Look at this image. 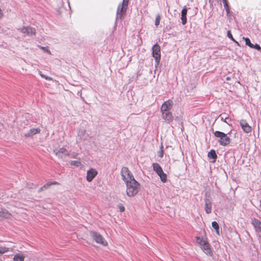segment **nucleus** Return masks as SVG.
Returning <instances> with one entry per match:
<instances>
[{"instance_id": "1", "label": "nucleus", "mask_w": 261, "mask_h": 261, "mask_svg": "<svg viewBox=\"0 0 261 261\" xmlns=\"http://www.w3.org/2000/svg\"><path fill=\"white\" fill-rule=\"evenodd\" d=\"M125 184L126 186V194L128 196H134L138 193L140 184L135 179H133L132 181H127Z\"/></svg>"}, {"instance_id": "2", "label": "nucleus", "mask_w": 261, "mask_h": 261, "mask_svg": "<svg viewBox=\"0 0 261 261\" xmlns=\"http://www.w3.org/2000/svg\"><path fill=\"white\" fill-rule=\"evenodd\" d=\"M90 235L92 240L97 244H100L103 246L108 245V242L99 232L95 231H90Z\"/></svg>"}, {"instance_id": "3", "label": "nucleus", "mask_w": 261, "mask_h": 261, "mask_svg": "<svg viewBox=\"0 0 261 261\" xmlns=\"http://www.w3.org/2000/svg\"><path fill=\"white\" fill-rule=\"evenodd\" d=\"M214 135L216 137L219 138L218 141L220 145L226 146L229 144L230 139L225 133L220 131H215Z\"/></svg>"}, {"instance_id": "4", "label": "nucleus", "mask_w": 261, "mask_h": 261, "mask_svg": "<svg viewBox=\"0 0 261 261\" xmlns=\"http://www.w3.org/2000/svg\"><path fill=\"white\" fill-rule=\"evenodd\" d=\"M121 175L122 176V179L125 184L127 183V181H132L133 179H135L133 175L126 167H123L122 168L121 170Z\"/></svg>"}, {"instance_id": "5", "label": "nucleus", "mask_w": 261, "mask_h": 261, "mask_svg": "<svg viewBox=\"0 0 261 261\" xmlns=\"http://www.w3.org/2000/svg\"><path fill=\"white\" fill-rule=\"evenodd\" d=\"M152 54L156 65H159L161 59V47L159 44H155L152 46Z\"/></svg>"}, {"instance_id": "6", "label": "nucleus", "mask_w": 261, "mask_h": 261, "mask_svg": "<svg viewBox=\"0 0 261 261\" xmlns=\"http://www.w3.org/2000/svg\"><path fill=\"white\" fill-rule=\"evenodd\" d=\"M196 243L200 247L208 243L204 230H203L201 233H199V235L196 237Z\"/></svg>"}, {"instance_id": "7", "label": "nucleus", "mask_w": 261, "mask_h": 261, "mask_svg": "<svg viewBox=\"0 0 261 261\" xmlns=\"http://www.w3.org/2000/svg\"><path fill=\"white\" fill-rule=\"evenodd\" d=\"M54 153L61 159H65L66 156L69 155L68 151L65 148L62 147L59 150H54Z\"/></svg>"}, {"instance_id": "8", "label": "nucleus", "mask_w": 261, "mask_h": 261, "mask_svg": "<svg viewBox=\"0 0 261 261\" xmlns=\"http://www.w3.org/2000/svg\"><path fill=\"white\" fill-rule=\"evenodd\" d=\"M127 7L119 4L117 8V19L122 18L123 16L125 15Z\"/></svg>"}, {"instance_id": "9", "label": "nucleus", "mask_w": 261, "mask_h": 261, "mask_svg": "<svg viewBox=\"0 0 261 261\" xmlns=\"http://www.w3.org/2000/svg\"><path fill=\"white\" fill-rule=\"evenodd\" d=\"M21 32L25 35L32 37L36 35V30L30 27H23Z\"/></svg>"}, {"instance_id": "10", "label": "nucleus", "mask_w": 261, "mask_h": 261, "mask_svg": "<svg viewBox=\"0 0 261 261\" xmlns=\"http://www.w3.org/2000/svg\"><path fill=\"white\" fill-rule=\"evenodd\" d=\"M173 103V101L171 100H168L165 101L161 106V112L170 111L172 108Z\"/></svg>"}, {"instance_id": "11", "label": "nucleus", "mask_w": 261, "mask_h": 261, "mask_svg": "<svg viewBox=\"0 0 261 261\" xmlns=\"http://www.w3.org/2000/svg\"><path fill=\"white\" fill-rule=\"evenodd\" d=\"M240 125L243 131L246 133H250L252 130L251 127L248 124L245 120H241L240 121Z\"/></svg>"}, {"instance_id": "12", "label": "nucleus", "mask_w": 261, "mask_h": 261, "mask_svg": "<svg viewBox=\"0 0 261 261\" xmlns=\"http://www.w3.org/2000/svg\"><path fill=\"white\" fill-rule=\"evenodd\" d=\"M200 247L203 250V251L207 255H213V250L209 243H206V244L202 245Z\"/></svg>"}, {"instance_id": "13", "label": "nucleus", "mask_w": 261, "mask_h": 261, "mask_svg": "<svg viewBox=\"0 0 261 261\" xmlns=\"http://www.w3.org/2000/svg\"><path fill=\"white\" fill-rule=\"evenodd\" d=\"M162 114L163 119H164L167 123H170L173 120V117L170 111L163 112Z\"/></svg>"}, {"instance_id": "14", "label": "nucleus", "mask_w": 261, "mask_h": 261, "mask_svg": "<svg viewBox=\"0 0 261 261\" xmlns=\"http://www.w3.org/2000/svg\"><path fill=\"white\" fill-rule=\"evenodd\" d=\"M97 172L96 171V170L93 168H91L90 170H89L87 172L86 179L87 181L89 182L91 181L97 175Z\"/></svg>"}, {"instance_id": "15", "label": "nucleus", "mask_w": 261, "mask_h": 261, "mask_svg": "<svg viewBox=\"0 0 261 261\" xmlns=\"http://www.w3.org/2000/svg\"><path fill=\"white\" fill-rule=\"evenodd\" d=\"M204 210L207 214H210L212 212V203L208 197H205L204 199Z\"/></svg>"}, {"instance_id": "16", "label": "nucleus", "mask_w": 261, "mask_h": 261, "mask_svg": "<svg viewBox=\"0 0 261 261\" xmlns=\"http://www.w3.org/2000/svg\"><path fill=\"white\" fill-rule=\"evenodd\" d=\"M243 39H244L245 41L246 45L249 46L250 48H255L257 50H261V47L259 45L257 44H253L251 43L250 39L248 38L243 37Z\"/></svg>"}, {"instance_id": "17", "label": "nucleus", "mask_w": 261, "mask_h": 261, "mask_svg": "<svg viewBox=\"0 0 261 261\" xmlns=\"http://www.w3.org/2000/svg\"><path fill=\"white\" fill-rule=\"evenodd\" d=\"M11 215L8 211L5 208H0V220L4 218H9Z\"/></svg>"}, {"instance_id": "18", "label": "nucleus", "mask_w": 261, "mask_h": 261, "mask_svg": "<svg viewBox=\"0 0 261 261\" xmlns=\"http://www.w3.org/2000/svg\"><path fill=\"white\" fill-rule=\"evenodd\" d=\"M25 255L22 252L17 253L14 254L13 261H24Z\"/></svg>"}, {"instance_id": "19", "label": "nucleus", "mask_w": 261, "mask_h": 261, "mask_svg": "<svg viewBox=\"0 0 261 261\" xmlns=\"http://www.w3.org/2000/svg\"><path fill=\"white\" fill-rule=\"evenodd\" d=\"M59 184L58 183V182L57 181H51V182H47V184H46L45 185H44L43 186H42V187H41L39 190H38V192H41L42 191H43V190H46L48 188H49L51 185H59Z\"/></svg>"}, {"instance_id": "20", "label": "nucleus", "mask_w": 261, "mask_h": 261, "mask_svg": "<svg viewBox=\"0 0 261 261\" xmlns=\"http://www.w3.org/2000/svg\"><path fill=\"white\" fill-rule=\"evenodd\" d=\"M40 132V129L38 128H32L31 129L29 132L25 134L24 135L26 137H31L33 136L34 135L38 134Z\"/></svg>"}, {"instance_id": "21", "label": "nucleus", "mask_w": 261, "mask_h": 261, "mask_svg": "<svg viewBox=\"0 0 261 261\" xmlns=\"http://www.w3.org/2000/svg\"><path fill=\"white\" fill-rule=\"evenodd\" d=\"M187 10L186 8H184L181 10V23L182 24H185L187 22Z\"/></svg>"}, {"instance_id": "22", "label": "nucleus", "mask_w": 261, "mask_h": 261, "mask_svg": "<svg viewBox=\"0 0 261 261\" xmlns=\"http://www.w3.org/2000/svg\"><path fill=\"white\" fill-rule=\"evenodd\" d=\"M207 156L210 159H213V163H214L216 161L217 158L216 151L214 149L211 150V151L207 154Z\"/></svg>"}, {"instance_id": "23", "label": "nucleus", "mask_w": 261, "mask_h": 261, "mask_svg": "<svg viewBox=\"0 0 261 261\" xmlns=\"http://www.w3.org/2000/svg\"><path fill=\"white\" fill-rule=\"evenodd\" d=\"M153 169L158 174L159 173L162 172L163 169L159 164L154 163L152 164Z\"/></svg>"}, {"instance_id": "24", "label": "nucleus", "mask_w": 261, "mask_h": 261, "mask_svg": "<svg viewBox=\"0 0 261 261\" xmlns=\"http://www.w3.org/2000/svg\"><path fill=\"white\" fill-rule=\"evenodd\" d=\"M220 117L222 121H223L227 124H229V122L231 121L229 118L228 115L226 114H221L220 115Z\"/></svg>"}, {"instance_id": "25", "label": "nucleus", "mask_w": 261, "mask_h": 261, "mask_svg": "<svg viewBox=\"0 0 261 261\" xmlns=\"http://www.w3.org/2000/svg\"><path fill=\"white\" fill-rule=\"evenodd\" d=\"M252 224L255 228H261V222L259 220L253 219L252 220Z\"/></svg>"}, {"instance_id": "26", "label": "nucleus", "mask_w": 261, "mask_h": 261, "mask_svg": "<svg viewBox=\"0 0 261 261\" xmlns=\"http://www.w3.org/2000/svg\"><path fill=\"white\" fill-rule=\"evenodd\" d=\"M158 175L160 176L161 180L163 182L165 183V182H166V181H167V175H166V174H165L163 170L162 171V172H161L159 173L158 174Z\"/></svg>"}, {"instance_id": "27", "label": "nucleus", "mask_w": 261, "mask_h": 261, "mask_svg": "<svg viewBox=\"0 0 261 261\" xmlns=\"http://www.w3.org/2000/svg\"><path fill=\"white\" fill-rule=\"evenodd\" d=\"M223 1V4H224V8L226 11V13L227 14H228L230 12V10H229V6H228V3H227V0H222Z\"/></svg>"}, {"instance_id": "28", "label": "nucleus", "mask_w": 261, "mask_h": 261, "mask_svg": "<svg viewBox=\"0 0 261 261\" xmlns=\"http://www.w3.org/2000/svg\"><path fill=\"white\" fill-rule=\"evenodd\" d=\"M70 165L75 167H80L82 165V163L80 161H72L70 162Z\"/></svg>"}, {"instance_id": "29", "label": "nucleus", "mask_w": 261, "mask_h": 261, "mask_svg": "<svg viewBox=\"0 0 261 261\" xmlns=\"http://www.w3.org/2000/svg\"><path fill=\"white\" fill-rule=\"evenodd\" d=\"M227 37H228L229 39H230L232 41H233V42H234L235 43H236L238 45H239V43H238L237 41H236L234 39V38H233L232 35V34H231V33L230 31H227Z\"/></svg>"}, {"instance_id": "30", "label": "nucleus", "mask_w": 261, "mask_h": 261, "mask_svg": "<svg viewBox=\"0 0 261 261\" xmlns=\"http://www.w3.org/2000/svg\"><path fill=\"white\" fill-rule=\"evenodd\" d=\"M9 251L8 248L6 247H0V254H4Z\"/></svg>"}, {"instance_id": "31", "label": "nucleus", "mask_w": 261, "mask_h": 261, "mask_svg": "<svg viewBox=\"0 0 261 261\" xmlns=\"http://www.w3.org/2000/svg\"><path fill=\"white\" fill-rule=\"evenodd\" d=\"M161 17L159 15H157L155 17V25L158 26L160 24Z\"/></svg>"}, {"instance_id": "32", "label": "nucleus", "mask_w": 261, "mask_h": 261, "mask_svg": "<svg viewBox=\"0 0 261 261\" xmlns=\"http://www.w3.org/2000/svg\"><path fill=\"white\" fill-rule=\"evenodd\" d=\"M38 47L42 49L43 50H44V51H46L48 53H49V54H51V53L50 51V50L47 48V47H43V46H40V45H38Z\"/></svg>"}, {"instance_id": "33", "label": "nucleus", "mask_w": 261, "mask_h": 261, "mask_svg": "<svg viewBox=\"0 0 261 261\" xmlns=\"http://www.w3.org/2000/svg\"><path fill=\"white\" fill-rule=\"evenodd\" d=\"M212 226L213 228H219V225L218 223L216 221H214L212 223Z\"/></svg>"}, {"instance_id": "34", "label": "nucleus", "mask_w": 261, "mask_h": 261, "mask_svg": "<svg viewBox=\"0 0 261 261\" xmlns=\"http://www.w3.org/2000/svg\"><path fill=\"white\" fill-rule=\"evenodd\" d=\"M40 75L41 77H42L43 78H44L45 79H46L47 80H52V79L51 77L42 74L41 72H40Z\"/></svg>"}, {"instance_id": "35", "label": "nucleus", "mask_w": 261, "mask_h": 261, "mask_svg": "<svg viewBox=\"0 0 261 261\" xmlns=\"http://www.w3.org/2000/svg\"><path fill=\"white\" fill-rule=\"evenodd\" d=\"M128 1H129V0H123L122 3L120 4L127 7Z\"/></svg>"}, {"instance_id": "36", "label": "nucleus", "mask_w": 261, "mask_h": 261, "mask_svg": "<svg viewBox=\"0 0 261 261\" xmlns=\"http://www.w3.org/2000/svg\"><path fill=\"white\" fill-rule=\"evenodd\" d=\"M118 207L119 208V210H120V212H123L125 210V208H124V206L123 205H122V204L119 205H118Z\"/></svg>"}, {"instance_id": "37", "label": "nucleus", "mask_w": 261, "mask_h": 261, "mask_svg": "<svg viewBox=\"0 0 261 261\" xmlns=\"http://www.w3.org/2000/svg\"><path fill=\"white\" fill-rule=\"evenodd\" d=\"M164 154V151L163 149H161L160 151L158 152V156L160 158H162Z\"/></svg>"}, {"instance_id": "38", "label": "nucleus", "mask_w": 261, "mask_h": 261, "mask_svg": "<svg viewBox=\"0 0 261 261\" xmlns=\"http://www.w3.org/2000/svg\"><path fill=\"white\" fill-rule=\"evenodd\" d=\"M69 155H70L71 158H76L77 156V153L74 152H72V153H71L70 154H69Z\"/></svg>"}, {"instance_id": "39", "label": "nucleus", "mask_w": 261, "mask_h": 261, "mask_svg": "<svg viewBox=\"0 0 261 261\" xmlns=\"http://www.w3.org/2000/svg\"><path fill=\"white\" fill-rule=\"evenodd\" d=\"M85 133H86L85 130H81L80 131H79V135L80 136H84Z\"/></svg>"}, {"instance_id": "40", "label": "nucleus", "mask_w": 261, "mask_h": 261, "mask_svg": "<svg viewBox=\"0 0 261 261\" xmlns=\"http://www.w3.org/2000/svg\"><path fill=\"white\" fill-rule=\"evenodd\" d=\"M3 16V12L2 9L0 8V19H1Z\"/></svg>"}, {"instance_id": "41", "label": "nucleus", "mask_w": 261, "mask_h": 261, "mask_svg": "<svg viewBox=\"0 0 261 261\" xmlns=\"http://www.w3.org/2000/svg\"><path fill=\"white\" fill-rule=\"evenodd\" d=\"M216 230L217 233L218 234H219V229H216Z\"/></svg>"}, {"instance_id": "42", "label": "nucleus", "mask_w": 261, "mask_h": 261, "mask_svg": "<svg viewBox=\"0 0 261 261\" xmlns=\"http://www.w3.org/2000/svg\"><path fill=\"white\" fill-rule=\"evenodd\" d=\"M229 79H230V78L229 77H227V78H226L227 80H229Z\"/></svg>"}]
</instances>
